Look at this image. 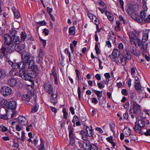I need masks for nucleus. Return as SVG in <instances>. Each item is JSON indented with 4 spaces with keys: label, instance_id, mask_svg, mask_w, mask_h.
Segmentation results:
<instances>
[{
    "label": "nucleus",
    "instance_id": "obj_1",
    "mask_svg": "<svg viewBox=\"0 0 150 150\" xmlns=\"http://www.w3.org/2000/svg\"><path fill=\"white\" fill-rule=\"evenodd\" d=\"M10 33L11 34H12L13 33H14L15 35H12L13 36V38H12V44L11 46H9L10 52H12L16 50L15 47L16 44H18L21 43V40L19 36L15 35L17 33V31L16 30H11L10 31Z\"/></svg>",
    "mask_w": 150,
    "mask_h": 150
},
{
    "label": "nucleus",
    "instance_id": "obj_2",
    "mask_svg": "<svg viewBox=\"0 0 150 150\" xmlns=\"http://www.w3.org/2000/svg\"><path fill=\"white\" fill-rule=\"evenodd\" d=\"M23 54L22 55V59L23 61L26 63L27 65L32 67L34 64V59L35 56H32L28 52H26L25 55L24 57L23 56Z\"/></svg>",
    "mask_w": 150,
    "mask_h": 150
},
{
    "label": "nucleus",
    "instance_id": "obj_3",
    "mask_svg": "<svg viewBox=\"0 0 150 150\" xmlns=\"http://www.w3.org/2000/svg\"><path fill=\"white\" fill-rule=\"evenodd\" d=\"M120 54L119 50L115 49L113 50L112 54H110L109 56L112 61H115L118 64H120V62L117 57L120 56Z\"/></svg>",
    "mask_w": 150,
    "mask_h": 150
},
{
    "label": "nucleus",
    "instance_id": "obj_4",
    "mask_svg": "<svg viewBox=\"0 0 150 150\" xmlns=\"http://www.w3.org/2000/svg\"><path fill=\"white\" fill-rule=\"evenodd\" d=\"M1 93L4 96H6L11 95L13 91L10 87L4 86L1 87Z\"/></svg>",
    "mask_w": 150,
    "mask_h": 150
},
{
    "label": "nucleus",
    "instance_id": "obj_5",
    "mask_svg": "<svg viewBox=\"0 0 150 150\" xmlns=\"http://www.w3.org/2000/svg\"><path fill=\"white\" fill-rule=\"evenodd\" d=\"M45 92L49 94H51V96L53 97L54 95L53 93V88L50 83H44L43 86Z\"/></svg>",
    "mask_w": 150,
    "mask_h": 150
},
{
    "label": "nucleus",
    "instance_id": "obj_6",
    "mask_svg": "<svg viewBox=\"0 0 150 150\" xmlns=\"http://www.w3.org/2000/svg\"><path fill=\"white\" fill-rule=\"evenodd\" d=\"M132 113L138 114L141 111V108L140 105L136 103H134L130 110Z\"/></svg>",
    "mask_w": 150,
    "mask_h": 150
},
{
    "label": "nucleus",
    "instance_id": "obj_7",
    "mask_svg": "<svg viewBox=\"0 0 150 150\" xmlns=\"http://www.w3.org/2000/svg\"><path fill=\"white\" fill-rule=\"evenodd\" d=\"M131 133V130L128 127H126L123 129L122 133L120 134V138L121 140H122L124 137H129Z\"/></svg>",
    "mask_w": 150,
    "mask_h": 150
},
{
    "label": "nucleus",
    "instance_id": "obj_8",
    "mask_svg": "<svg viewBox=\"0 0 150 150\" xmlns=\"http://www.w3.org/2000/svg\"><path fill=\"white\" fill-rule=\"evenodd\" d=\"M4 43L8 46V51L10 52L9 46H11L12 43V38L11 37L9 34H6L4 36Z\"/></svg>",
    "mask_w": 150,
    "mask_h": 150
},
{
    "label": "nucleus",
    "instance_id": "obj_9",
    "mask_svg": "<svg viewBox=\"0 0 150 150\" xmlns=\"http://www.w3.org/2000/svg\"><path fill=\"white\" fill-rule=\"evenodd\" d=\"M34 144L35 146H37L39 150H45L44 141L40 139V145L38 146V140L37 138H35L34 140Z\"/></svg>",
    "mask_w": 150,
    "mask_h": 150
},
{
    "label": "nucleus",
    "instance_id": "obj_10",
    "mask_svg": "<svg viewBox=\"0 0 150 150\" xmlns=\"http://www.w3.org/2000/svg\"><path fill=\"white\" fill-rule=\"evenodd\" d=\"M36 96L33 95L32 96L30 95L29 92H28L26 94L24 95L22 97V100L25 102H28L30 101L31 98H35Z\"/></svg>",
    "mask_w": 150,
    "mask_h": 150
},
{
    "label": "nucleus",
    "instance_id": "obj_11",
    "mask_svg": "<svg viewBox=\"0 0 150 150\" xmlns=\"http://www.w3.org/2000/svg\"><path fill=\"white\" fill-rule=\"evenodd\" d=\"M19 76L23 79L25 80H29V76L26 73V71L25 70H20L19 72Z\"/></svg>",
    "mask_w": 150,
    "mask_h": 150
},
{
    "label": "nucleus",
    "instance_id": "obj_12",
    "mask_svg": "<svg viewBox=\"0 0 150 150\" xmlns=\"http://www.w3.org/2000/svg\"><path fill=\"white\" fill-rule=\"evenodd\" d=\"M131 18L133 19L139 23L142 22V19L139 15V14L137 12L133 13L131 14Z\"/></svg>",
    "mask_w": 150,
    "mask_h": 150
},
{
    "label": "nucleus",
    "instance_id": "obj_13",
    "mask_svg": "<svg viewBox=\"0 0 150 150\" xmlns=\"http://www.w3.org/2000/svg\"><path fill=\"white\" fill-rule=\"evenodd\" d=\"M27 75L29 76V80L30 78H35L36 77L37 73L32 69H29L27 71Z\"/></svg>",
    "mask_w": 150,
    "mask_h": 150
},
{
    "label": "nucleus",
    "instance_id": "obj_14",
    "mask_svg": "<svg viewBox=\"0 0 150 150\" xmlns=\"http://www.w3.org/2000/svg\"><path fill=\"white\" fill-rule=\"evenodd\" d=\"M150 34V30H146L143 31V37L142 41L143 42H145L147 41L148 38L149 34Z\"/></svg>",
    "mask_w": 150,
    "mask_h": 150
},
{
    "label": "nucleus",
    "instance_id": "obj_15",
    "mask_svg": "<svg viewBox=\"0 0 150 150\" xmlns=\"http://www.w3.org/2000/svg\"><path fill=\"white\" fill-rule=\"evenodd\" d=\"M69 138L70 139V143L72 145L74 144L75 137L73 133L72 130H69Z\"/></svg>",
    "mask_w": 150,
    "mask_h": 150
},
{
    "label": "nucleus",
    "instance_id": "obj_16",
    "mask_svg": "<svg viewBox=\"0 0 150 150\" xmlns=\"http://www.w3.org/2000/svg\"><path fill=\"white\" fill-rule=\"evenodd\" d=\"M52 74H50L51 75L52 74L54 76V84L56 85H58V80L57 77V73L56 71V69L54 67H53L52 69L51 70Z\"/></svg>",
    "mask_w": 150,
    "mask_h": 150
},
{
    "label": "nucleus",
    "instance_id": "obj_17",
    "mask_svg": "<svg viewBox=\"0 0 150 150\" xmlns=\"http://www.w3.org/2000/svg\"><path fill=\"white\" fill-rule=\"evenodd\" d=\"M10 110L11 111H9L8 110H6V113L8 119H9L15 117L16 113V112H13V110Z\"/></svg>",
    "mask_w": 150,
    "mask_h": 150
},
{
    "label": "nucleus",
    "instance_id": "obj_18",
    "mask_svg": "<svg viewBox=\"0 0 150 150\" xmlns=\"http://www.w3.org/2000/svg\"><path fill=\"white\" fill-rule=\"evenodd\" d=\"M16 108V101H11L8 103V108L10 110L15 109Z\"/></svg>",
    "mask_w": 150,
    "mask_h": 150
},
{
    "label": "nucleus",
    "instance_id": "obj_19",
    "mask_svg": "<svg viewBox=\"0 0 150 150\" xmlns=\"http://www.w3.org/2000/svg\"><path fill=\"white\" fill-rule=\"evenodd\" d=\"M18 120L22 126L25 125L27 124V120L25 117H19Z\"/></svg>",
    "mask_w": 150,
    "mask_h": 150
},
{
    "label": "nucleus",
    "instance_id": "obj_20",
    "mask_svg": "<svg viewBox=\"0 0 150 150\" xmlns=\"http://www.w3.org/2000/svg\"><path fill=\"white\" fill-rule=\"evenodd\" d=\"M134 87L135 89L137 90L138 92L140 93L143 90V88L142 87L140 84V82L134 83Z\"/></svg>",
    "mask_w": 150,
    "mask_h": 150
},
{
    "label": "nucleus",
    "instance_id": "obj_21",
    "mask_svg": "<svg viewBox=\"0 0 150 150\" xmlns=\"http://www.w3.org/2000/svg\"><path fill=\"white\" fill-rule=\"evenodd\" d=\"M82 136V139L84 141L87 140L88 136L87 133L84 131H81L79 133Z\"/></svg>",
    "mask_w": 150,
    "mask_h": 150
},
{
    "label": "nucleus",
    "instance_id": "obj_22",
    "mask_svg": "<svg viewBox=\"0 0 150 150\" xmlns=\"http://www.w3.org/2000/svg\"><path fill=\"white\" fill-rule=\"evenodd\" d=\"M142 43L141 40L139 39L137 37L133 40V42H131L132 44H134L137 47H138Z\"/></svg>",
    "mask_w": 150,
    "mask_h": 150
},
{
    "label": "nucleus",
    "instance_id": "obj_23",
    "mask_svg": "<svg viewBox=\"0 0 150 150\" xmlns=\"http://www.w3.org/2000/svg\"><path fill=\"white\" fill-rule=\"evenodd\" d=\"M8 83L11 87H14L16 84V81L14 78H11L8 80Z\"/></svg>",
    "mask_w": 150,
    "mask_h": 150
},
{
    "label": "nucleus",
    "instance_id": "obj_24",
    "mask_svg": "<svg viewBox=\"0 0 150 150\" xmlns=\"http://www.w3.org/2000/svg\"><path fill=\"white\" fill-rule=\"evenodd\" d=\"M123 57L126 58V59L130 60L131 58L130 52L127 51L124 52L123 54Z\"/></svg>",
    "mask_w": 150,
    "mask_h": 150
},
{
    "label": "nucleus",
    "instance_id": "obj_25",
    "mask_svg": "<svg viewBox=\"0 0 150 150\" xmlns=\"http://www.w3.org/2000/svg\"><path fill=\"white\" fill-rule=\"evenodd\" d=\"M129 36L131 42H133V40L137 37L135 34L132 32H130L129 33Z\"/></svg>",
    "mask_w": 150,
    "mask_h": 150
},
{
    "label": "nucleus",
    "instance_id": "obj_26",
    "mask_svg": "<svg viewBox=\"0 0 150 150\" xmlns=\"http://www.w3.org/2000/svg\"><path fill=\"white\" fill-rule=\"evenodd\" d=\"M142 127H139L138 126L137 124H135L134 128L135 132L138 134H141L142 133Z\"/></svg>",
    "mask_w": 150,
    "mask_h": 150
},
{
    "label": "nucleus",
    "instance_id": "obj_27",
    "mask_svg": "<svg viewBox=\"0 0 150 150\" xmlns=\"http://www.w3.org/2000/svg\"><path fill=\"white\" fill-rule=\"evenodd\" d=\"M105 13L108 20L110 21H112L114 20L113 15L107 11H105Z\"/></svg>",
    "mask_w": 150,
    "mask_h": 150
},
{
    "label": "nucleus",
    "instance_id": "obj_28",
    "mask_svg": "<svg viewBox=\"0 0 150 150\" xmlns=\"http://www.w3.org/2000/svg\"><path fill=\"white\" fill-rule=\"evenodd\" d=\"M75 27L74 26H73L69 28V34L72 35H74L75 34Z\"/></svg>",
    "mask_w": 150,
    "mask_h": 150
},
{
    "label": "nucleus",
    "instance_id": "obj_29",
    "mask_svg": "<svg viewBox=\"0 0 150 150\" xmlns=\"http://www.w3.org/2000/svg\"><path fill=\"white\" fill-rule=\"evenodd\" d=\"M139 127H144L145 126V122L144 121L142 120H139L138 122V125Z\"/></svg>",
    "mask_w": 150,
    "mask_h": 150
},
{
    "label": "nucleus",
    "instance_id": "obj_30",
    "mask_svg": "<svg viewBox=\"0 0 150 150\" xmlns=\"http://www.w3.org/2000/svg\"><path fill=\"white\" fill-rule=\"evenodd\" d=\"M39 107V105L38 104V103L35 104L34 106L32 108L31 112L34 113L37 112L38 110Z\"/></svg>",
    "mask_w": 150,
    "mask_h": 150
},
{
    "label": "nucleus",
    "instance_id": "obj_31",
    "mask_svg": "<svg viewBox=\"0 0 150 150\" xmlns=\"http://www.w3.org/2000/svg\"><path fill=\"white\" fill-rule=\"evenodd\" d=\"M17 47L18 49L15 47V50L19 52L20 51L24 49L25 48V45L23 44H21L17 46Z\"/></svg>",
    "mask_w": 150,
    "mask_h": 150
},
{
    "label": "nucleus",
    "instance_id": "obj_32",
    "mask_svg": "<svg viewBox=\"0 0 150 150\" xmlns=\"http://www.w3.org/2000/svg\"><path fill=\"white\" fill-rule=\"evenodd\" d=\"M1 104L3 108L8 107V104L7 101L5 100H2L1 102Z\"/></svg>",
    "mask_w": 150,
    "mask_h": 150
},
{
    "label": "nucleus",
    "instance_id": "obj_33",
    "mask_svg": "<svg viewBox=\"0 0 150 150\" xmlns=\"http://www.w3.org/2000/svg\"><path fill=\"white\" fill-rule=\"evenodd\" d=\"M141 44L142 45L141 49L143 50V51L144 52H147V48L148 46L147 43H142Z\"/></svg>",
    "mask_w": 150,
    "mask_h": 150
},
{
    "label": "nucleus",
    "instance_id": "obj_34",
    "mask_svg": "<svg viewBox=\"0 0 150 150\" xmlns=\"http://www.w3.org/2000/svg\"><path fill=\"white\" fill-rule=\"evenodd\" d=\"M19 65H20V67H19V68L20 69V70L24 69L27 65L26 63L23 61L19 62Z\"/></svg>",
    "mask_w": 150,
    "mask_h": 150
},
{
    "label": "nucleus",
    "instance_id": "obj_35",
    "mask_svg": "<svg viewBox=\"0 0 150 150\" xmlns=\"http://www.w3.org/2000/svg\"><path fill=\"white\" fill-rule=\"evenodd\" d=\"M106 140L107 141H108L110 143H111L112 144L113 147H114L115 145V144L114 142H113L112 137L110 136L107 138Z\"/></svg>",
    "mask_w": 150,
    "mask_h": 150
},
{
    "label": "nucleus",
    "instance_id": "obj_36",
    "mask_svg": "<svg viewBox=\"0 0 150 150\" xmlns=\"http://www.w3.org/2000/svg\"><path fill=\"white\" fill-rule=\"evenodd\" d=\"M90 145L89 142H85L84 143L83 148L86 150H89L90 147Z\"/></svg>",
    "mask_w": 150,
    "mask_h": 150
},
{
    "label": "nucleus",
    "instance_id": "obj_37",
    "mask_svg": "<svg viewBox=\"0 0 150 150\" xmlns=\"http://www.w3.org/2000/svg\"><path fill=\"white\" fill-rule=\"evenodd\" d=\"M90 148L89 150H98V146L95 144H91L90 145Z\"/></svg>",
    "mask_w": 150,
    "mask_h": 150
},
{
    "label": "nucleus",
    "instance_id": "obj_38",
    "mask_svg": "<svg viewBox=\"0 0 150 150\" xmlns=\"http://www.w3.org/2000/svg\"><path fill=\"white\" fill-rule=\"evenodd\" d=\"M120 22L119 21H116V25L115 26V30L117 31H119L120 30Z\"/></svg>",
    "mask_w": 150,
    "mask_h": 150
},
{
    "label": "nucleus",
    "instance_id": "obj_39",
    "mask_svg": "<svg viewBox=\"0 0 150 150\" xmlns=\"http://www.w3.org/2000/svg\"><path fill=\"white\" fill-rule=\"evenodd\" d=\"M111 34L112 35V36L111 35H110L109 38V40H111L113 42H115V36L112 32H111Z\"/></svg>",
    "mask_w": 150,
    "mask_h": 150
},
{
    "label": "nucleus",
    "instance_id": "obj_40",
    "mask_svg": "<svg viewBox=\"0 0 150 150\" xmlns=\"http://www.w3.org/2000/svg\"><path fill=\"white\" fill-rule=\"evenodd\" d=\"M21 40L23 41H24L27 38L26 34L25 32H23L21 34Z\"/></svg>",
    "mask_w": 150,
    "mask_h": 150
},
{
    "label": "nucleus",
    "instance_id": "obj_41",
    "mask_svg": "<svg viewBox=\"0 0 150 150\" xmlns=\"http://www.w3.org/2000/svg\"><path fill=\"white\" fill-rule=\"evenodd\" d=\"M140 15L141 16L140 17L142 18V21L143 19H144L146 17V13L145 11H142L140 12Z\"/></svg>",
    "mask_w": 150,
    "mask_h": 150
},
{
    "label": "nucleus",
    "instance_id": "obj_42",
    "mask_svg": "<svg viewBox=\"0 0 150 150\" xmlns=\"http://www.w3.org/2000/svg\"><path fill=\"white\" fill-rule=\"evenodd\" d=\"M13 11L15 17L16 18H19L20 17V15L18 11L15 9L13 10Z\"/></svg>",
    "mask_w": 150,
    "mask_h": 150
},
{
    "label": "nucleus",
    "instance_id": "obj_43",
    "mask_svg": "<svg viewBox=\"0 0 150 150\" xmlns=\"http://www.w3.org/2000/svg\"><path fill=\"white\" fill-rule=\"evenodd\" d=\"M109 126L112 132L114 133H115V125L112 123H111L110 124Z\"/></svg>",
    "mask_w": 150,
    "mask_h": 150
},
{
    "label": "nucleus",
    "instance_id": "obj_44",
    "mask_svg": "<svg viewBox=\"0 0 150 150\" xmlns=\"http://www.w3.org/2000/svg\"><path fill=\"white\" fill-rule=\"evenodd\" d=\"M45 52L42 49H40L38 54V58L39 59L40 58V57L42 58Z\"/></svg>",
    "mask_w": 150,
    "mask_h": 150
},
{
    "label": "nucleus",
    "instance_id": "obj_45",
    "mask_svg": "<svg viewBox=\"0 0 150 150\" xmlns=\"http://www.w3.org/2000/svg\"><path fill=\"white\" fill-rule=\"evenodd\" d=\"M62 112L63 113V118L65 119H67V116L68 115V112H67L66 109L64 108H63Z\"/></svg>",
    "mask_w": 150,
    "mask_h": 150
},
{
    "label": "nucleus",
    "instance_id": "obj_46",
    "mask_svg": "<svg viewBox=\"0 0 150 150\" xmlns=\"http://www.w3.org/2000/svg\"><path fill=\"white\" fill-rule=\"evenodd\" d=\"M126 59V58L124 57H122V58H120V62H120V63H121V64L123 66H125V65L127 62V61Z\"/></svg>",
    "mask_w": 150,
    "mask_h": 150
},
{
    "label": "nucleus",
    "instance_id": "obj_47",
    "mask_svg": "<svg viewBox=\"0 0 150 150\" xmlns=\"http://www.w3.org/2000/svg\"><path fill=\"white\" fill-rule=\"evenodd\" d=\"M103 91H100L96 90L95 91V93L96 94L98 98V99L99 100V98H100L102 96V92Z\"/></svg>",
    "mask_w": 150,
    "mask_h": 150
},
{
    "label": "nucleus",
    "instance_id": "obj_48",
    "mask_svg": "<svg viewBox=\"0 0 150 150\" xmlns=\"http://www.w3.org/2000/svg\"><path fill=\"white\" fill-rule=\"evenodd\" d=\"M93 22L96 24V28L98 29V25L99 24V21L98 19L96 16V18H94L93 20Z\"/></svg>",
    "mask_w": 150,
    "mask_h": 150
},
{
    "label": "nucleus",
    "instance_id": "obj_49",
    "mask_svg": "<svg viewBox=\"0 0 150 150\" xmlns=\"http://www.w3.org/2000/svg\"><path fill=\"white\" fill-rule=\"evenodd\" d=\"M136 68L134 67H132L131 69V73L132 76L133 77L136 76Z\"/></svg>",
    "mask_w": 150,
    "mask_h": 150
},
{
    "label": "nucleus",
    "instance_id": "obj_50",
    "mask_svg": "<svg viewBox=\"0 0 150 150\" xmlns=\"http://www.w3.org/2000/svg\"><path fill=\"white\" fill-rule=\"evenodd\" d=\"M95 49L96 53L97 54H99L100 53V51L98 45L97 43L96 44H95Z\"/></svg>",
    "mask_w": 150,
    "mask_h": 150
},
{
    "label": "nucleus",
    "instance_id": "obj_51",
    "mask_svg": "<svg viewBox=\"0 0 150 150\" xmlns=\"http://www.w3.org/2000/svg\"><path fill=\"white\" fill-rule=\"evenodd\" d=\"M54 96H53V97L51 96L50 101L52 103H53L54 105H55L57 103V101L56 98H54Z\"/></svg>",
    "mask_w": 150,
    "mask_h": 150
},
{
    "label": "nucleus",
    "instance_id": "obj_52",
    "mask_svg": "<svg viewBox=\"0 0 150 150\" xmlns=\"http://www.w3.org/2000/svg\"><path fill=\"white\" fill-rule=\"evenodd\" d=\"M19 62H14L13 65H12V67L14 69L19 68V67H20Z\"/></svg>",
    "mask_w": 150,
    "mask_h": 150
},
{
    "label": "nucleus",
    "instance_id": "obj_53",
    "mask_svg": "<svg viewBox=\"0 0 150 150\" xmlns=\"http://www.w3.org/2000/svg\"><path fill=\"white\" fill-rule=\"evenodd\" d=\"M88 15L89 18L90 19H91L92 21H93V20L94 18H96V16L91 13H88Z\"/></svg>",
    "mask_w": 150,
    "mask_h": 150
},
{
    "label": "nucleus",
    "instance_id": "obj_54",
    "mask_svg": "<svg viewBox=\"0 0 150 150\" xmlns=\"http://www.w3.org/2000/svg\"><path fill=\"white\" fill-rule=\"evenodd\" d=\"M93 130H91L88 132V133H87V134H88V136L90 137H91V138L93 139Z\"/></svg>",
    "mask_w": 150,
    "mask_h": 150
},
{
    "label": "nucleus",
    "instance_id": "obj_55",
    "mask_svg": "<svg viewBox=\"0 0 150 150\" xmlns=\"http://www.w3.org/2000/svg\"><path fill=\"white\" fill-rule=\"evenodd\" d=\"M79 120L78 117L77 116L75 115L72 121V122L74 124L76 122Z\"/></svg>",
    "mask_w": 150,
    "mask_h": 150
},
{
    "label": "nucleus",
    "instance_id": "obj_56",
    "mask_svg": "<svg viewBox=\"0 0 150 150\" xmlns=\"http://www.w3.org/2000/svg\"><path fill=\"white\" fill-rule=\"evenodd\" d=\"M75 71L76 75V77H77L79 79H81V77L80 76L79 71L77 69L75 70Z\"/></svg>",
    "mask_w": 150,
    "mask_h": 150
},
{
    "label": "nucleus",
    "instance_id": "obj_57",
    "mask_svg": "<svg viewBox=\"0 0 150 150\" xmlns=\"http://www.w3.org/2000/svg\"><path fill=\"white\" fill-rule=\"evenodd\" d=\"M33 69H32V70H34L37 73L38 72V67L36 65H33Z\"/></svg>",
    "mask_w": 150,
    "mask_h": 150
},
{
    "label": "nucleus",
    "instance_id": "obj_58",
    "mask_svg": "<svg viewBox=\"0 0 150 150\" xmlns=\"http://www.w3.org/2000/svg\"><path fill=\"white\" fill-rule=\"evenodd\" d=\"M121 93L123 95L125 96H127L128 94L127 90L125 89H123L122 90Z\"/></svg>",
    "mask_w": 150,
    "mask_h": 150
},
{
    "label": "nucleus",
    "instance_id": "obj_59",
    "mask_svg": "<svg viewBox=\"0 0 150 150\" xmlns=\"http://www.w3.org/2000/svg\"><path fill=\"white\" fill-rule=\"evenodd\" d=\"M86 133H88V132L91 130H92V127L91 126H87L86 128Z\"/></svg>",
    "mask_w": 150,
    "mask_h": 150
},
{
    "label": "nucleus",
    "instance_id": "obj_60",
    "mask_svg": "<svg viewBox=\"0 0 150 150\" xmlns=\"http://www.w3.org/2000/svg\"><path fill=\"white\" fill-rule=\"evenodd\" d=\"M5 75V73L4 71L0 69V78H3L4 76Z\"/></svg>",
    "mask_w": 150,
    "mask_h": 150
},
{
    "label": "nucleus",
    "instance_id": "obj_61",
    "mask_svg": "<svg viewBox=\"0 0 150 150\" xmlns=\"http://www.w3.org/2000/svg\"><path fill=\"white\" fill-rule=\"evenodd\" d=\"M77 92L79 98L80 100L81 98V91L79 86L78 88Z\"/></svg>",
    "mask_w": 150,
    "mask_h": 150
},
{
    "label": "nucleus",
    "instance_id": "obj_62",
    "mask_svg": "<svg viewBox=\"0 0 150 150\" xmlns=\"http://www.w3.org/2000/svg\"><path fill=\"white\" fill-rule=\"evenodd\" d=\"M8 117L6 115H0V118L3 119L4 120H7L8 119Z\"/></svg>",
    "mask_w": 150,
    "mask_h": 150
},
{
    "label": "nucleus",
    "instance_id": "obj_63",
    "mask_svg": "<svg viewBox=\"0 0 150 150\" xmlns=\"http://www.w3.org/2000/svg\"><path fill=\"white\" fill-rule=\"evenodd\" d=\"M97 85L98 86V87L100 89L103 88L105 87L104 85L101 83L100 82L98 83Z\"/></svg>",
    "mask_w": 150,
    "mask_h": 150
},
{
    "label": "nucleus",
    "instance_id": "obj_64",
    "mask_svg": "<svg viewBox=\"0 0 150 150\" xmlns=\"http://www.w3.org/2000/svg\"><path fill=\"white\" fill-rule=\"evenodd\" d=\"M98 102V101L96 98H93L92 99V103L95 105Z\"/></svg>",
    "mask_w": 150,
    "mask_h": 150
}]
</instances>
